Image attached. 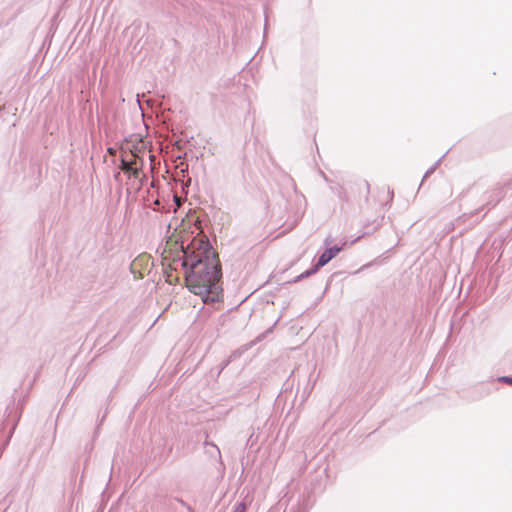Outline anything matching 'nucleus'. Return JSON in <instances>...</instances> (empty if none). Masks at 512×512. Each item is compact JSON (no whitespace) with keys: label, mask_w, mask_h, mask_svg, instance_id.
<instances>
[{"label":"nucleus","mask_w":512,"mask_h":512,"mask_svg":"<svg viewBox=\"0 0 512 512\" xmlns=\"http://www.w3.org/2000/svg\"><path fill=\"white\" fill-rule=\"evenodd\" d=\"M171 246L167 243L162 253L163 266L167 270L183 271L189 290L206 302L221 277L220 261L208 238L200 232L186 247L178 248L174 243L176 255Z\"/></svg>","instance_id":"obj_1"},{"label":"nucleus","mask_w":512,"mask_h":512,"mask_svg":"<svg viewBox=\"0 0 512 512\" xmlns=\"http://www.w3.org/2000/svg\"><path fill=\"white\" fill-rule=\"evenodd\" d=\"M121 170L133 181V185L139 189L145 179L143 173V161L135 154H126L121 160Z\"/></svg>","instance_id":"obj_2"},{"label":"nucleus","mask_w":512,"mask_h":512,"mask_svg":"<svg viewBox=\"0 0 512 512\" xmlns=\"http://www.w3.org/2000/svg\"><path fill=\"white\" fill-rule=\"evenodd\" d=\"M150 258L147 255H140L131 263V270L135 274V277L143 278V273L140 269H148L150 266Z\"/></svg>","instance_id":"obj_3"},{"label":"nucleus","mask_w":512,"mask_h":512,"mask_svg":"<svg viewBox=\"0 0 512 512\" xmlns=\"http://www.w3.org/2000/svg\"><path fill=\"white\" fill-rule=\"evenodd\" d=\"M342 248L340 247H332L325 250L319 257L317 264L315 265L313 272L318 271L320 267L326 265L330 260H332Z\"/></svg>","instance_id":"obj_4"},{"label":"nucleus","mask_w":512,"mask_h":512,"mask_svg":"<svg viewBox=\"0 0 512 512\" xmlns=\"http://www.w3.org/2000/svg\"><path fill=\"white\" fill-rule=\"evenodd\" d=\"M247 507L244 503H238L235 507L233 512H246Z\"/></svg>","instance_id":"obj_5"},{"label":"nucleus","mask_w":512,"mask_h":512,"mask_svg":"<svg viewBox=\"0 0 512 512\" xmlns=\"http://www.w3.org/2000/svg\"><path fill=\"white\" fill-rule=\"evenodd\" d=\"M179 278V275H172V273L168 272L167 273V282L169 283H173L174 281H177Z\"/></svg>","instance_id":"obj_6"},{"label":"nucleus","mask_w":512,"mask_h":512,"mask_svg":"<svg viewBox=\"0 0 512 512\" xmlns=\"http://www.w3.org/2000/svg\"><path fill=\"white\" fill-rule=\"evenodd\" d=\"M504 380H505V382L512 384V378L506 377V378H504Z\"/></svg>","instance_id":"obj_7"}]
</instances>
